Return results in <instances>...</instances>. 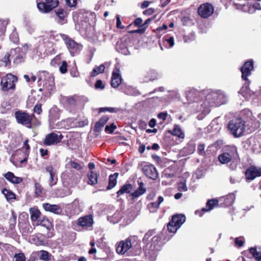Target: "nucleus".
<instances>
[{"label":"nucleus","mask_w":261,"mask_h":261,"mask_svg":"<svg viewBox=\"0 0 261 261\" xmlns=\"http://www.w3.org/2000/svg\"><path fill=\"white\" fill-rule=\"evenodd\" d=\"M189 108L193 113H200L201 118L208 114L211 107H219L227 102V96L220 90H199L191 88L186 93Z\"/></svg>","instance_id":"obj_1"},{"label":"nucleus","mask_w":261,"mask_h":261,"mask_svg":"<svg viewBox=\"0 0 261 261\" xmlns=\"http://www.w3.org/2000/svg\"><path fill=\"white\" fill-rule=\"evenodd\" d=\"M161 238L155 234L154 230H150L145 234L143 242L146 244L144 253L146 258L150 261H154L158 253L162 248Z\"/></svg>","instance_id":"obj_2"},{"label":"nucleus","mask_w":261,"mask_h":261,"mask_svg":"<svg viewBox=\"0 0 261 261\" xmlns=\"http://www.w3.org/2000/svg\"><path fill=\"white\" fill-rule=\"evenodd\" d=\"M218 160L222 164H226L231 170H235L240 163L237 147L234 145H227L218 156Z\"/></svg>","instance_id":"obj_3"},{"label":"nucleus","mask_w":261,"mask_h":261,"mask_svg":"<svg viewBox=\"0 0 261 261\" xmlns=\"http://www.w3.org/2000/svg\"><path fill=\"white\" fill-rule=\"evenodd\" d=\"M38 85H42L39 91L43 92L45 96L49 95L55 89L54 77L53 74L45 71L39 72L38 74Z\"/></svg>","instance_id":"obj_4"},{"label":"nucleus","mask_w":261,"mask_h":261,"mask_svg":"<svg viewBox=\"0 0 261 261\" xmlns=\"http://www.w3.org/2000/svg\"><path fill=\"white\" fill-rule=\"evenodd\" d=\"M227 127L230 134L234 137H240L245 131V122L241 118H235L229 121Z\"/></svg>","instance_id":"obj_5"},{"label":"nucleus","mask_w":261,"mask_h":261,"mask_svg":"<svg viewBox=\"0 0 261 261\" xmlns=\"http://www.w3.org/2000/svg\"><path fill=\"white\" fill-rule=\"evenodd\" d=\"M138 243V238L136 236H130L125 240L120 241L116 247V252L118 254L123 255L130 249H133Z\"/></svg>","instance_id":"obj_6"},{"label":"nucleus","mask_w":261,"mask_h":261,"mask_svg":"<svg viewBox=\"0 0 261 261\" xmlns=\"http://www.w3.org/2000/svg\"><path fill=\"white\" fill-rule=\"evenodd\" d=\"M49 126L51 128H61L65 127L63 124L66 122H71L72 119L71 118L67 119L66 120H64L61 122L60 124L59 122L55 123L56 121L59 120L60 118V110L56 106L52 107L49 111Z\"/></svg>","instance_id":"obj_7"},{"label":"nucleus","mask_w":261,"mask_h":261,"mask_svg":"<svg viewBox=\"0 0 261 261\" xmlns=\"http://www.w3.org/2000/svg\"><path fill=\"white\" fill-rule=\"evenodd\" d=\"M63 35L53 31L42 32V35L39 37V42L42 41L47 47H49L58 41Z\"/></svg>","instance_id":"obj_8"},{"label":"nucleus","mask_w":261,"mask_h":261,"mask_svg":"<svg viewBox=\"0 0 261 261\" xmlns=\"http://www.w3.org/2000/svg\"><path fill=\"white\" fill-rule=\"evenodd\" d=\"M61 38L64 41L65 44L72 56L80 54L83 49V45L81 44L75 42L73 39L65 34L62 35Z\"/></svg>","instance_id":"obj_9"},{"label":"nucleus","mask_w":261,"mask_h":261,"mask_svg":"<svg viewBox=\"0 0 261 261\" xmlns=\"http://www.w3.org/2000/svg\"><path fill=\"white\" fill-rule=\"evenodd\" d=\"M185 221L186 217L184 215L176 214L173 216L167 226L168 231L175 233Z\"/></svg>","instance_id":"obj_10"},{"label":"nucleus","mask_w":261,"mask_h":261,"mask_svg":"<svg viewBox=\"0 0 261 261\" xmlns=\"http://www.w3.org/2000/svg\"><path fill=\"white\" fill-rule=\"evenodd\" d=\"M17 81V76L11 73H8L4 76L1 83L3 91H7L9 90H14L15 88V83Z\"/></svg>","instance_id":"obj_11"},{"label":"nucleus","mask_w":261,"mask_h":261,"mask_svg":"<svg viewBox=\"0 0 261 261\" xmlns=\"http://www.w3.org/2000/svg\"><path fill=\"white\" fill-rule=\"evenodd\" d=\"M84 204L82 200L79 199H74L72 203L68 204V212L70 215H78L84 210Z\"/></svg>","instance_id":"obj_12"},{"label":"nucleus","mask_w":261,"mask_h":261,"mask_svg":"<svg viewBox=\"0 0 261 261\" xmlns=\"http://www.w3.org/2000/svg\"><path fill=\"white\" fill-rule=\"evenodd\" d=\"M15 116L18 123L25 125L30 128L31 127L33 117H34V115H30L25 112L17 111L15 113Z\"/></svg>","instance_id":"obj_13"},{"label":"nucleus","mask_w":261,"mask_h":261,"mask_svg":"<svg viewBox=\"0 0 261 261\" xmlns=\"http://www.w3.org/2000/svg\"><path fill=\"white\" fill-rule=\"evenodd\" d=\"M254 62L252 59H250L244 63L241 67L240 70L242 73V79L245 81H249L248 77L251 74V71L253 70Z\"/></svg>","instance_id":"obj_14"},{"label":"nucleus","mask_w":261,"mask_h":261,"mask_svg":"<svg viewBox=\"0 0 261 261\" xmlns=\"http://www.w3.org/2000/svg\"><path fill=\"white\" fill-rule=\"evenodd\" d=\"M58 4L57 1L45 0V2L38 3L37 7L40 11L47 13L57 7Z\"/></svg>","instance_id":"obj_15"},{"label":"nucleus","mask_w":261,"mask_h":261,"mask_svg":"<svg viewBox=\"0 0 261 261\" xmlns=\"http://www.w3.org/2000/svg\"><path fill=\"white\" fill-rule=\"evenodd\" d=\"M63 138V136L61 134H57L55 133H51L46 135L43 141V143L46 146L57 144L62 141Z\"/></svg>","instance_id":"obj_16"},{"label":"nucleus","mask_w":261,"mask_h":261,"mask_svg":"<svg viewBox=\"0 0 261 261\" xmlns=\"http://www.w3.org/2000/svg\"><path fill=\"white\" fill-rule=\"evenodd\" d=\"M214 11L213 6L208 3L201 5L198 9L199 15L202 18H206L211 16Z\"/></svg>","instance_id":"obj_17"},{"label":"nucleus","mask_w":261,"mask_h":261,"mask_svg":"<svg viewBox=\"0 0 261 261\" xmlns=\"http://www.w3.org/2000/svg\"><path fill=\"white\" fill-rule=\"evenodd\" d=\"M143 173L148 178L155 180L158 177L155 167L151 164H145L142 167Z\"/></svg>","instance_id":"obj_18"},{"label":"nucleus","mask_w":261,"mask_h":261,"mask_svg":"<svg viewBox=\"0 0 261 261\" xmlns=\"http://www.w3.org/2000/svg\"><path fill=\"white\" fill-rule=\"evenodd\" d=\"M261 176V168L251 166L245 171V177L247 180H253L255 177Z\"/></svg>","instance_id":"obj_19"},{"label":"nucleus","mask_w":261,"mask_h":261,"mask_svg":"<svg viewBox=\"0 0 261 261\" xmlns=\"http://www.w3.org/2000/svg\"><path fill=\"white\" fill-rule=\"evenodd\" d=\"M238 9H241L245 12H248L250 14H252L255 12L256 10H261V6L260 4L255 3L253 4H251L248 3L243 5H239Z\"/></svg>","instance_id":"obj_20"},{"label":"nucleus","mask_w":261,"mask_h":261,"mask_svg":"<svg viewBox=\"0 0 261 261\" xmlns=\"http://www.w3.org/2000/svg\"><path fill=\"white\" fill-rule=\"evenodd\" d=\"M45 172L49 175L48 183L50 187H53L56 185L58 181V177L56 171L51 165L46 166L45 167Z\"/></svg>","instance_id":"obj_21"},{"label":"nucleus","mask_w":261,"mask_h":261,"mask_svg":"<svg viewBox=\"0 0 261 261\" xmlns=\"http://www.w3.org/2000/svg\"><path fill=\"white\" fill-rule=\"evenodd\" d=\"M93 223V217L91 215L85 216L80 217L77 220V224L84 229L92 226Z\"/></svg>","instance_id":"obj_22"},{"label":"nucleus","mask_w":261,"mask_h":261,"mask_svg":"<svg viewBox=\"0 0 261 261\" xmlns=\"http://www.w3.org/2000/svg\"><path fill=\"white\" fill-rule=\"evenodd\" d=\"M43 207L46 211L56 215L61 214L63 209L59 204H51L48 203L43 204Z\"/></svg>","instance_id":"obj_23"},{"label":"nucleus","mask_w":261,"mask_h":261,"mask_svg":"<svg viewBox=\"0 0 261 261\" xmlns=\"http://www.w3.org/2000/svg\"><path fill=\"white\" fill-rule=\"evenodd\" d=\"M122 82V78L118 69L115 68L113 73L111 80V86L113 88L118 87Z\"/></svg>","instance_id":"obj_24"},{"label":"nucleus","mask_w":261,"mask_h":261,"mask_svg":"<svg viewBox=\"0 0 261 261\" xmlns=\"http://www.w3.org/2000/svg\"><path fill=\"white\" fill-rule=\"evenodd\" d=\"M57 15V18H56V21L62 25L67 22V12L63 9H57L55 11Z\"/></svg>","instance_id":"obj_25"},{"label":"nucleus","mask_w":261,"mask_h":261,"mask_svg":"<svg viewBox=\"0 0 261 261\" xmlns=\"http://www.w3.org/2000/svg\"><path fill=\"white\" fill-rule=\"evenodd\" d=\"M250 83V81H245V83L239 92V94H241L246 99H248L253 94V92L249 88Z\"/></svg>","instance_id":"obj_26"},{"label":"nucleus","mask_w":261,"mask_h":261,"mask_svg":"<svg viewBox=\"0 0 261 261\" xmlns=\"http://www.w3.org/2000/svg\"><path fill=\"white\" fill-rule=\"evenodd\" d=\"M4 177L12 184H18L22 181L21 177L16 176L13 172H8L3 175Z\"/></svg>","instance_id":"obj_27"},{"label":"nucleus","mask_w":261,"mask_h":261,"mask_svg":"<svg viewBox=\"0 0 261 261\" xmlns=\"http://www.w3.org/2000/svg\"><path fill=\"white\" fill-rule=\"evenodd\" d=\"M237 192V191L233 193H230L228 195H226L222 197H221L220 199V201H223L224 204L225 206H230L232 205L236 199V194L235 193Z\"/></svg>","instance_id":"obj_28"},{"label":"nucleus","mask_w":261,"mask_h":261,"mask_svg":"<svg viewBox=\"0 0 261 261\" xmlns=\"http://www.w3.org/2000/svg\"><path fill=\"white\" fill-rule=\"evenodd\" d=\"M138 185L139 187L134 192L131 193L133 200L142 195L146 192V190L144 187V183L142 181H138Z\"/></svg>","instance_id":"obj_29"},{"label":"nucleus","mask_w":261,"mask_h":261,"mask_svg":"<svg viewBox=\"0 0 261 261\" xmlns=\"http://www.w3.org/2000/svg\"><path fill=\"white\" fill-rule=\"evenodd\" d=\"M116 49L118 52L124 55H127L130 54L126 43L122 41L117 42Z\"/></svg>","instance_id":"obj_30"},{"label":"nucleus","mask_w":261,"mask_h":261,"mask_svg":"<svg viewBox=\"0 0 261 261\" xmlns=\"http://www.w3.org/2000/svg\"><path fill=\"white\" fill-rule=\"evenodd\" d=\"M169 133L180 139H184L185 137L184 132L180 126L177 124L174 125L173 130L169 131Z\"/></svg>","instance_id":"obj_31"},{"label":"nucleus","mask_w":261,"mask_h":261,"mask_svg":"<svg viewBox=\"0 0 261 261\" xmlns=\"http://www.w3.org/2000/svg\"><path fill=\"white\" fill-rule=\"evenodd\" d=\"M163 40L164 45L167 48H171L174 45V39L173 36L166 35L163 37Z\"/></svg>","instance_id":"obj_32"},{"label":"nucleus","mask_w":261,"mask_h":261,"mask_svg":"<svg viewBox=\"0 0 261 261\" xmlns=\"http://www.w3.org/2000/svg\"><path fill=\"white\" fill-rule=\"evenodd\" d=\"M159 77L160 75L156 71L150 70L147 72L144 81L147 82L153 81L159 79Z\"/></svg>","instance_id":"obj_33"},{"label":"nucleus","mask_w":261,"mask_h":261,"mask_svg":"<svg viewBox=\"0 0 261 261\" xmlns=\"http://www.w3.org/2000/svg\"><path fill=\"white\" fill-rule=\"evenodd\" d=\"M164 198L160 196L158 197L157 200L154 202H151L148 205V207L150 212H154L153 209H158L159 208L160 204L163 202Z\"/></svg>","instance_id":"obj_34"},{"label":"nucleus","mask_w":261,"mask_h":261,"mask_svg":"<svg viewBox=\"0 0 261 261\" xmlns=\"http://www.w3.org/2000/svg\"><path fill=\"white\" fill-rule=\"evenodd\" d=\"M122 216L121 212L117 211L112 216H108V220L113 224H116L120 220Z\"/></svg>","instance_id":"obj_35"},{"label":"nucleus","mask_w":261,"mask_h":261,"mask_svg":"<svg viewBox=\"0 0 261 261\" xmlns=\"http://www.w3.org/2000/svg\"><path fill=\"white\" fill-rule=\"evenodd\" d=\"M133 186L131 184H125L123 185L119 190H118L117 192V197L120 196V195L123 194H128L130 192L132 189Z\"/></svg>","instance_id":"obj_36"},{"label":"nucleus","mask_w":261,"mask_h":261,"mask_svg":"<svg viewBox=\"0 0 261 261\" xmlns=\"http://www.w3.org/2000/svg\"><path fill=\"white\" fill-rule=\"evenodd\" d=\"M118 175V173H115L113 174H111L109 177V185L107 187V190H110L114 188L117 184V178Z\"/></svg>","instance_id":"obj_37"},{"label":"nucleus","mask_w":261,"mask_h":261,"mask_svg":"<svg viewBox=\"0 0 261 261\" xmlns=\"http://www.w3.org/2000/svg\"><path fill=\"white\" fill-rule=\"evenodd\" d=\"M109 120V118L105 116L101 117L95 125V131L99 132L101 128L105 125Z\"/></svg>","instance_id":"obj_38"},{"label":"nucleus","mask_w":261,"mask_h":261,"mask_svg":"<svg viewBox=\"0 0 261 261\" xmlns=\"http://www.w3.org/2000/svg\"><path fill=\"white\" fill-rule=\"evenodd\" d=\"M88 178L89 185L93 186L97 183L98 174L94 171H91L88 173Z\"/></svg>","instance_id":"obj_39"},{"label":"nucleus","mask_w":261,"mask_h":261,"mask_svg":"<svg viewBox=\"0 0 261 261\" xmlns=\"http://www.w3.org/2000/svg\"><path fill=\"white\" fill-rule=\"evenodd\" d=\"M71 194L70 190H64L62 189H58L55 191V195L57 197L63 198L68 196Z\"/></svg>","instance_id":"obj_40"},{"label":"nucleus","mask_w":261,"mask_h":261,"mask_svg":"<svg viewBox=\"0 0 261 261\" xmlns=\"http://www.w3.org/2000/svg\"><path fill=\"white\" fill-rule=\"evenodd\" d=\"M218 204V201L217 199H211L209 200L206 205V207H203L201 209L203 212H208L214 207L215 206Z\"/></svg>","instance_id":"obj_41"},{"label":"nucleus","mask_w":261,"mask_h":261,"mask_svg":"<svg viewBox=\"0 0 261 261\" xmlns=\"http://www.w3.org/2000/svg\"><path fill=\"white\" fill-rule=\"evenodd\" d=\"M17 215L13 210L11 211V217L9 219V229L13 231L15 229L16 224Z\"/></svg>","instance_id":"obj_42"},{"label":"nucleus","mask_w":261,"mask_h":261,"mask_svg":"<svg viewBox=\"0 0 261 261\" xmlns=\"http://www.w3.org/2000/svg\"><path fill=\"white\" fill-rule=\"evenodd\" d=\"M105 66L104 64H101L100 66H95L91 72V76L95 77L98 74L103 73L105 71Z\"/></svg>","instance_id":"obj_43"},{"label":"nucleus","mask_w":261,"mask_h":261,"mask_svg":"<svg viewBox=\"0 0 261 261\" xmlns=\"http://www.w3.org/2000/svg\"><path fill=\"white\" fill-rule=\"evenodd\" d=\"M10 54L8 53H6L4 57L1 60V66L8 67L10 68L11 66V61L10 60Z\"/></svg>","instance_id":"obj_44"},{"label":"nucleus","mask_w":261,"mask_h":261,"mask_svg":"<svg viewBox=\"0 0 261 261\" xmlns=\"http://www.w3.org/2000/svg\"><path fill=\"white\" fill-rule=\"evenodd\" d=\"M120 88L121 89V91L127 95H136V90L130 86H127L126 85H122L120 87Z\"/></svg>","instance_id":"obj_45"},{"label":"nucleus","mask_w":261,"mask_h":261,"mask_svg":"<svg viewBox=\"0 0 261 261\" xmlns=\"http://www.w3.org/2000/svg\"><path fill=\"white\" fill-rule=\"evenodd\" d=\"M31 219L33 221H36L40 217V212L35 207L30 208Z\"/></svg>","instance_id":"obj_46"},{"label":"nucleus","mask_w":261,"mask_h":261,"mask_svg":"<svg viewBox=\"0 0 261 261\" xmlns=\"http://www.w3.org/2000/svg\"><path fill=\"white\" fill-rule=\"evenodd\" d=\"M79 100V96L77 95H74L73 96L67 97L66 99V102L67 104L70 105L71 107H73L77 105Z\"/></svg>","instance_id":"obj_47"},{"label":"nucleus","mask_w":261,"mask_h":261,"mask_svg":"<svg viewBox=\"0 0 261 261\" xmlns=\"http://www.w3.org/2000/svg\"><path fill=\"white\" fill-rule=\"evenodd\" d=\"M195 150V146L193 144H188L183 148V151L186 155L193 153Z\"/></svg>","instance_id":"obj_48"},{"label":"nucleus","mask_w":261,"mask_h":261,"mask_svg":"<svg viewBox=\"0 0 261 261\" xmlns=\"http://www.w3.org/2000/svg\"><path fill=\"white\" fill-rule=\"evenodd\" d=\"M7 200H10L15 198V194L10 190L4 189L2 191Z\"/></svg>","instance_id":"obj_49"},{"label":"nucleus","mask_w":261,"mask_h":261,"mask_svg":"<svg viewBox=\"0 0 261 261\" xmlns=\"http://www.w3.org/2000/svg\"><path fill=\"white\" fill-rule=\"evenodd\" d=\"M249 252L256 260L258 261L261 260V252L257 251L255 248L251 247L249 249Z\"/></svg>","instance_id":"obj_50"},{"label":"nucleus","mask_w":261,"mask_h":261,"mask_svg":"<svg viewBox=\"0 0 261 261\" xmlns=\"http://www.w3.org/2000/svg\"><path fill=\"white\" fill-rule=\"evenodd\" d=\"M39 224L45 227L47 229L50 230L51 228V224L50 222L46 218H44L42 220H41Z\"/></svg>","instance_id":"obj_51"},{"label":"nucleus","mask_w":261,"mask_h":261,"mask_svg":"<svg viewBox=\"0 0 261 261\" xmlns=\"http://www.w3.org/2000/svg\"><path fill=\"white\" fill-rule=\"evenodd\" d=\"M10 40L15 44H17L19 42V37L17 33L14 31L10 35Z\"/></svg>","instance_id":"obj_52"},{"label":"nucleus","mask_w":261,"mask_h":261,"mask_svg":"<svg viewBox=\"0 0 261 261\" xmlns=\"http://www.w3.org/2000/svg\"><path fill=\"white\" fill-rule=\"evenodd\" d=\"M23 60V55L22 53H18L16 55L15 57L13 59L14 63L18 64L22 62Z\"/></svg>","instance_id":"obj_53"},{"label":"nucleus","mask_w":261,"mask_h":261,"mask_svg":"<svg viewBox=\"0 0 261 261\" xmlns=\"http://www.w3.org/2000/svg\"><path fill=\"white\" fill-rule=\"evenodd\" d=\"M35 194L37 197H39L41 195L42 192V187L41 185L38 182H36L35 184Z\"/></svg>","instance_id":"obj_54"},{"label":"nucleus","mask_w":261,"mask_h":261,"mask_svg":"<svg viewBox=\"0 0 261 261\" xmlns=\"http://www.w3.org/2000/svg\"><path fill=\"white\" fill-rule=\"evenodd\" d=\"M40 258L44 261L48 260L49 258V253L45 250L41 251Z\"/></svg>","instance_id":"obj_55"},{"label":"nucleus","mask_w":261,"mask_h":261,"mask_svg":"<svg viewBox=\"0 0 261 261\" xmlns=\"http://www.w3.org/2000/svg\"><path fill=\"white\" fill-rule=\"evenodd\" d=\"M116 127V125L114 123H112L110 125L106 126L105 132L109 134H112Z\"/></svg>","instance_id":"obj_56"},{"label":"nucleus","mask_w":261,"mask_h":261,"mask_svg":"<svg viewBox=\"0 0 261 261\" xmlns=\"http://www.w3.org/2000/svg\"><path fill=\"white\" fill-rule=\"evenodd\" d=\"M14 258L15 259V261H25V257L23 253H19L18 254H15L14 256Z\"/></svg>","instance_id":"obj_57"},{"label":"nucleus","mask_w":261,"mask_h":261,"mask_svg":"<svg viewBox=\"0 0 261 261\" xmlns=\"http://www.w3.org/2000/svg\"><path fill=\"white\" fill-rule=\"evenodd\" d=\"M70 165L71 168L77 170H79L82 168V166L74 161H71L70 162Z\"/></svg>","instance_id":"obj_58"},{"label":"nucleus","mask_w":261,"mask_h":261,"mask_svg":"<svg viewBox=\"0 0 261 261\" xmlns=\"http://www.w3.org/2000/svg\"><path fill=\"white\" fill-rule=\"evenodd\" d=\"M67 63L65 61H63L59 68L60 71L62 73H65L67 72Z\"/></svg>","instance_id":"obj_59"},{"label":"nucleus","mask_w":261,"mask_h":261,"mask_svg":"<svg viewBox=\"0 0 261 261\" xmlns=\"http://www.w3.org/2000/svg\"><path fill=\"white\" fill-rule=\"evenodd\" d=\"M178 190L180 192L187 191L188 190L186 184L185 182H180L178 185Z\"/></svg>","instance_id":"obj_60"},{"label":"nucleus","mask_w":261,"mask_h":261,"mask_svg":"<svg viewBox=\"0 0 261 261\" xmlns=\"http://www.w3.org/2000/svg\"><path fill=\"white\" fill-rule=\"evenodd\" d=\"M234 243L237 246H238L239 247H241L243 246L244 243V240L243 238L240 239L239 238H236L234 239Z\"/></svg>","instance_id":"obj_61"},{"label":"nucleus","mask_w":261,"mask_h":261,"mask_svg":"<svg viewBox=\"0 0 261 261\" xmlns=\"http://www.w3.org/2000/svg\"><path fill=\"white\" fill-rule=\"evenodd\" d=\"M95 88L96 89L102 90L105 88V85H103L102 81L100 80H97L95 84Z\"/></svg>","instance_id":"obj_62"},{"label":"nucleus","mask_w":261,"mask_h":261,"mask_svg":"<svg viewBox=\"0 0 261 261\" xmlns=\"http://www.w3.org/2000/svg\"><path fill=\"white\" fill-rule=\"evenodd\" d=\"M204 148L205 146L204 144H200L198 145V151L200 154L202 155L205 154Z\"/></svg>","instance_id":"obj_63"},{"label":"nucleus","mask_w":261,"mask_h":261,"mask_svg":"<svg viewBox=\"0 0 261 261\" xmlns=\"http://www.w3.org/2000/svg\"><path fill=\"white\" fill-rule=\"evenodd\" d=\"M27 30L28 33L30 34H33L35 32V27L33 24H29L27 25Z\"/></svg>","instance_id":"obj_64"}]
</instances>
